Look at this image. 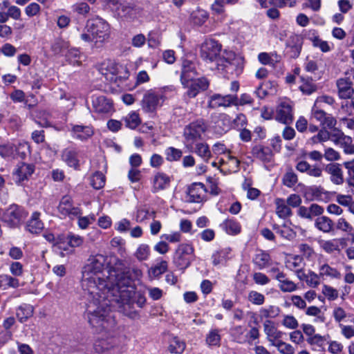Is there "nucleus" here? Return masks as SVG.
Returning <instances> with one entry per match:
<instances>
[{
    "instance_id": "f257e3e1",
    "label": "nucleus",
    "mask_w": 354,
    "mask_h": 354,
    "mask_svg": "<svg viewBox=\"0 0 354 354\" xmlns=\"http://www.w3.org/2000/svg\"><path fill=\"white\" fill-rule=\"evenodd\" d=\"M142 275L141 270L127 268L115 255L97 254L88 260L81 283L87 301L85 316L96 332L108 330L115 324L110 309L113 302L126 315L138 317L131 310L136 293L133 281Z\"/></svg>"
},
{
    "instance_id": "f03ea898",
    "label": "nucleus",
    "mask_w": 354,
    "mask_h": 354,
    "mask_svg": "<svg viewBox=\"0 0 354 354\" xmlns=\"http://www.w3.org/2000/svg\"><path fill=\"white\" fill-rule=\"evenodd\" d=\"M201 56L207 63H214L217 70L226 73H239L243 59L233 51L222 50V46L214 39H206L201 46Z\"/></svg>"
},
{
    "instance_id": "7ed1b4c3",
    "label": "nucleus",
    "mask_w": 354,
    "mask_h": 354,
    "mask_svg": "<svg viewBox=\"0 0 354 354\" xmlns=\"http://www.w3.org/2000/svg\"><path fill=\"white\" fill-rule=\"evenodd\" d=\"M86 28L88 32L92 36V41L97 47L100 46L110 37V26L102 18L97 17L88 21Z\"/></svg>"
},
{
    "instance_id": "20e7f679",
    "label": "nucleus",
    "mask_w": 354,
    "mask_h": 354,
    "mask_svg": "<svg viewBox=\"0 0 354 354\" xmlns=\"http://www.w3.org/2000/svg\"><path fill=\"white\" fill-rule=\"evenodd\" d=\"M100 73L110 82H118L129 77V71L124 66L113 61L103 62L100 67Z\"/></svg>"
},
{
    "instance_id": "39448f33",
    "label": "nucleus",
    "mask_w": 354,
    "mask_h": 354,
    "mask_svg": "<svg viewBox=\"0 0 354 354\" xmlns=\"http://www.w3.org/2000/svg\"><path fill=\"white\" fill-rule=\"evenodd\" d=\"M207 126L203 120H196L185 126L183 130L185 144L187 148H193V145L202 138Z\"/></svg>"
},
{
    "instance_id": "423d86ee",
    "label": "nucleus",
    "mask_w": 354,
    "mask_h": 354,
    "mask_svg": "<svg viewBox=\"0 0 354 354\" xmlns=\"http://www.w3.org/2000/svg\"><path fill=\"white\" fill-rule=\"evenodd\" d=\"M194 258V246L189 243H181L175 251L174 262L180 269H185L190 266Z\"/></svg>"
},
{
    "instance_id": "0eeeda50",
    "label": "nucleus",
    "mask_w": 354,
    "mask_h": 354,
    "mask_svg": "<svg viewBox=\"0 0 354 354\" xmlns=\"http://www.w3.org/2000/svg\"><path fill=\"white\" fill-rule=\"evenodd\" d=\"M26 213L17 205H10L3 214L1 219L9 226L15 227L26 218Z\"/></svg>"
},
{
    "instance_id": "6e6552de",
    "label": "nucleus",
    "mask_w": 354,
    "mask_h": 354,
    "mask_svg": "<svg viewBox=\"0 0 354 354\" xmlns=\"http://www.w3.org/2000/svg\"><path fill=\"white\" fill-rule=\"evenodd\" d=\"M165 101V96L151 89L147 91L141 101L142 109L146 112H153Z\"/></svg>"
},
{
    "instance_id": "1a4fd4ad",
    "label": "nucleus",
    "mask_w": 354,
    "mask_h": 354,
    "mask_svg": "<svg viewBox=\"0 0 354 354\" xmlns=\"http://www.w3.org/2000/svg\"><path fill=\"white\" fill-rule=\"evenodd\" d=\"M183 87L187 88L186 94L189 97H195L201 91H205L209 86V82L205 77L191 78L181 82Z\"/></svg>"
},
{
    "instance_id": "9d476101",
    "label": "nucleus",
    "mask_w": 354,
    "mask_h": 354,
    "mask_svg": "<svg viewBox=\"0 0 354 354\" xmlns=\"http://www.w3.org/2000/svg\"><path fill=\"white\" fill-rule=\"evenodd\" d=\"M292 106L293 103L290 100H281L276 109V120L283 124L290 123L293 119Z\"/></svg>"
},
{
    "instance_id": "9b49d317",
    "label": "nucleus",
    "mask_w": 354,
    "mask_h": 354,
    "mask_svg": "<svg viewBox=\"0 0 354 354\" xmlns=\"http://www.w3.org/2000/svg\"><path fill=\"white\" fill-rule=\"evenodd\" d=\"M311 117L319 122L321 126L324 128L332 129L337 124L336 119L331 114L326 113L319 107L313 106Z\"/></svg>"
},
{
    "instance_id": "f8f14e48",
    "label": "nucleus",
    "mask_w": 354,
    "mask_h": 354,
    "mask_svg": "<svg viewBox=\"0 0 354 354\" xmlns=\"http://www.w3.org/2000/svg\"><path fill=\"white\" fill-rule=\"evenodd\" d=\"M295 273L300 281H304L311 288H316L321 283L322 279L319 273L317 274L312 270L306 272L304 269H297L295 270Z\"/></svg>"
},
{
    "instance_id": "ddd939ff",
    "label": "nucleus",
    "mask_w": 354,
    "mask_h": 354,
    "mask_svg": "<svg viewBox=\"0 0 354 354\" xmlns=\"http://www.w3.org/2000/svg\"><path fill=\"white\" fill-rule=\"evenodd\" d=\"M59 212L64 216H69L73 218V217L79 216L81 214V210L78 207H75L73 205L72 200L69 196H64L58 206Z\"/></svg>"
},
{
    "instance_id": "4468645a",
    "label": "nucleus",
    "mask_w": 354,
    "mask_h": 354,
    "mask_svg": "<svg viewBox=\"0 0 354 354\" xmlns=\"http://www.w3.org/2000/svg\"><path fill=\"white\" fill-rule=\"evenodd\" d=\"M263 330L268 342L272 346L281 340L283 333L279 330L271 320H266L263 323Z\"/></svg>"
},
{
    "instance_id": "2eb2a0df",
    "label": "nucleus",
    "mask_w": 354,
    "mask_h": 354,
    "mask_svg": "<svg viewBox=\"0 0 354 354\" xmlns=\"http://www.w3.org/2000/svg\"><path fill=\"white\" fill-rule=\"evenodd\" d=\"M206 189L202 183L193 184L189 189L186 201L190 203H201L205 200Z\"/></svg>"
},
{
    "instance_id": "dca6fc26",
    "label": "nucleus",
    "mask_w": 354,
    "mask_h": 354,
    "mask_svg": "<svg viewBox=\"0 0 354 354\" xmlns=\"http://www.w3.org/2000/svg\"><path fill=\"white\" fill-rule=\"evenodd\" d=\"M92 106L96 112L100 113H109L113 110L112 102L103 95H93Z\"/></svg>"
},
{
    "instance_id": "f3484780",
    "label": "nucleus",
    "mask_w": 354,
    "mask_h": 354,
    "mask_svg": "<svg viewBox=\"0 0 354 354\" xmlns=\"http://www.w3.org/2000/svg\"><path fill=\"white\" fill-rule=\"evenodd\" d=\"M34 171L35 167L32 165L24 162L19 165L13 172L16 183L20 184L24 180H28L33 174Z\"/></svg>"
},
{
    "instance_id": "a211bd4d",
    "label": "nucleus",
    "mask_w": 354,
    "mask_h": 354,
    "mask_svg": "<svg viewBox=\"0 0 354 354\" xmlns=\"http://www.w3.org/2000/svg\"><path fill=\"white\" fill-rule=\"evenodd\" d=\"M237 104V96L234 95H221L219 94L214 95L211 97L209 106L216 108L218 106H230V105Z\"/></svg>"
},
{
    "instance_id": "6ab92c4d",
    "label": "nucleus",
    "mask_w": 354,
    "mask_h": 354,
    "mask_svg": "<svg viewBox=\"0 0 354 354\" xmlns=\"http://www.w3.org/2000/svg\"><path fill=\"white\" fill-rule=\"evenodd\" d=\"M218 163L220 167H223L220 169L221 171L231 173L239 169L240 162L236 157L230 155V152H227L224 157L218 160Z\"/></svg>"
},
{
    "instance_id": "aec40b11",
    "label": "nucleus",
    "mask_w": 354,
    "mask_h": 354,
    "mask_svg": "<svg viewBox=\"0 0 354 354\" xmlns=\"http://www.w3.org/2000/svg\"><path fill=\"white\" fill-rule=\"evenodd\" d=\"M274 278L279 282L278 287L283 292H292L299 288L297 283L288 279L283 272H278Z\"/></svg>"
},
{
    "instance_id": "412c9836",
    "label": "nucleus",
    "mask_w": 354,
    "mask_h": 354,
    "mask_svg": "<svg viewBox=\"0 0 354 354\" xmlns=\"http://www.w3.org/2000/svg\"><path fill=\"white\" fill-rule=\"evenodd\" d=\"M325 169L330 175V180L333 184L341 185L344 183L343 171L339 164H328Z\"/></svg>"
},
{
    "instance_id": "4be33fe9",
    "label": "nucleus",
    "mask_w": 354,
    "mask_h": 354,
    "mask_svg": "<svg viewBox=\"0 0 354 354\" xmlns=\"http://www.w3.org/2000/svg\"><path fill=\"white\" fill-rule=\"evenodd\" d=\"M319 276L322 280L340 279L342 274L339 270L324 263L319 266Z\"/></svg>"
},
{
    "instance_id": "5701e85b",
    "label": "nucleus",
    "mask_w": 354,
    "mask_h": 354,
    "mask_svg": "<svg viewBox=\"0 0 354 354\" xmlns=\"http://www.w3.org/2000/svg\"><path fill=\"white\" fill-rule=\"evenodd\" d=\"M170 178L165 174L158 172L152 178V192L157 193L167 189L170 184Z\"/></svg>"
},
{
    "instance_id": "b1692460",
    "label": "nucleus",
    "mask_w": 354,
    "mask_h": 354,
    "mask_svg": "<svg viewBox=\"0 0 354 354\" xmlns=\"http://www.w3.org/2000/svg\"><path fill=\"white\" fill-rule=\"evenodd\" d=\"M342 239H333L330 240H322L319 241L320 248L327 254H339L341 252L339 244L343 243Z\"/></svg>"
},
{
    "instance_id": "393cba45",
    "label": "nucleus",
    "mask_w": 354,
    "mask_h": 354,
    "mask_svg": "<svg viewBox=\"0 0 354 354\" xmlns=\"http://www.w3.org/2000/svg\"><path fill=\"white\" fill-rule=\"evenodd\" d=\"M40 214L34 212L26 225V229L32 234L39 233L44 228V224L39 219Z\"/></svg>"
},
{
    "instance_id": "a878e982",
    "label": "nucleus",
    "mask_w": 354,
    "mask_h": 354,
    "mask_svg": "<svg viewBox=\"0 0 354 354\" xmlns=\"http://www.w3.org/2000/svg\"><path fill=\"white\" fill-rule=\"evenodd\" d=\"M337 86L338 88V94L341 98L348 99L350 98L354 91L351 87V84L346 79H340L337 82Z\"/></svg>"
},
{
    "instance_id": "bb28decb",
    "label": "nucleus",
    "mask_w": 354,
    "mask_h": 354,
    "mask_svg": "<svg viewBox=\"0 0 354 354\" xmlns=\"http://www.w3.org/2000/svg\"><path fill=\"white\" fill-rule=\"evenodd\" d=\"M195 65L189 60H184L182 64V71L180 75V82H183L196 76Z\"/></svg>"
},
{
    "instance_id": "cd10ccee",
    "label": "nucleus",
    "mask_w": 354,
    "mask_h": 354,
    "mask_svg": "<svg viewBox=\"0 0 354 354\" xmlns=\"http://www.w3.org/2000/svg\"><path fill=\"white\" fill-rule=\"evenodd\" d=\"M254 156L262 161H270L272 157V153L269 147L262 145H256L252 149Z\"/></svg>"
},
{
    "instance_id": "c85d7f7f",
    "label": "nucleus",
    "mask_w": 354,
    "mask_h": 354,
    "mask_svg": "<svg viewBox=\"0 0 354 354\" xmlns=\"http://www.w3.org/2000/svg\"><path fill=\"white\" fill-rule=\"evenodd\" d=\"M315 227L324 233H330L333 230V221L326 216H321L316 218Z\"/></svg>"
},
{
    "instance_id": "c756f323",
    "label": "nucleus",
    "mask_w": 354,
    "mask_h": 354,
    "mask_svg": "<svg viewBox=\"0 0 354 354\" xmlns=\"http://www.w3.org/2000/svg\"><path fill=\"white\" fill-rule=\"evenodd\" d=\"M73 131L75 136L81 140H87L93 134V131L89 126L76 125L73 127Z\"/></svg>"
},
{
    "instance_id": "7c9ffc66",
    "label": "nucleus",
    "mask_w": 354,
    "mask_h": 354,
    "mask_svg": "<svg viewBox=\"0 0 354 354\" xmlns=\"http://www.w3.org/2000/svg\"><path fill=\"white\" fill-rule=\"evenodd\" d=\"M34 313V308L31 305L24 304L20 306L17 310V317L18 320L23 323L28 318L31 317Z\"/></svg>"
},
{
    "instance_id": "2f4dec72",
    "label": "nucleus",
    "mask_w": 354,
    "mask_h": 354,
    "mask_svg": "<svg viewBox=\"0 0 354 354\" xmlns=\"http://www.w3.org/2000/svg\"><path fill=\"white\" fill-rule=\"evenodd\" d=\"M190 149H193L194 152L202 158L205 162H208L212 156L211 151L206 143L198 142L195 145L194 147Z\"/></svg>"
},
{
    "instance_id": "473e14b6",
    "label": "nucleus",
    "mask_w": 354,
    "mask_h": 354,
    "mask_svg": "<svg viewBox=\"0 0 354 354\" xmlns=\"http://www.w3.org/2000/svg\"><path fill=\"white\" fill-rule=\"evenodd\" d=\"M274 203L276 205V213L280 218H285L291 215V209L286 204L285 200L277 198Z\"/></svg>"
},
{
    "instance_id": "72a5a7b5",
    "label": "nucleus",
    "mask_w": 354,
    "mask_h": 354,
    "mask_svg": "<svg viewBox=\"0 0 354 354\" xmlns=\"http://www.w3.org/2000/svg\"><path fill=\"white\" fill-rule=\"evenodd\" d=\"M222 228L230 235H236L241 232V227L240 224L232 219H227L221 224Z\"/></svg>"
},
{
    "instance_id": "f704fd0d",
    "label": "nucleus",
    "mask_w": 354,
    "mask_h": 354,
    "mask_svg": "<svg viewBox=\"0 0 354 354\" xmlns=\"http://www.w3.org/2000/svg\"><path fill=\"white\" fill-rule=\"evenodd\" d=\"M230 252L231 250L230 248H225L214 252L211 257L213 265L217 266L218 265L223 264L228 259V254Z\"/></svg>"
},
{
    "instance_id": "c9c22d12",
    "label": "nucleus",
    "mask_w": 354,
    "mask_h": 354,
    "mask_svg": "<svg viewBox=\"0 0 354 354\" xmlns=\"http://www.w3.org/2000/svg\"><path fill=\"white\" fill-rule=\"evenodd\" d=\"M127 128L135 129L140 123L139 114L135 111L130 112L123 118Z\"/></svg>"
},
{
    "instance_id": "e433bc0d",
    "label": "nucleus",
    "mask_w": 354,
    "mask_h": 354,
    "mask_svg": "<svg viewBox=\"0 0 354 354\" xmlns=\"http://www.w3.org/2000/svg\"><path fill=\"white\" fill-rule=\"evenodd\" d=\"M185 348V343L178 337H173L168 346L171 353L181 354Z\"/></svg>"
},
{
    "instance_id": "4c0bfd02",
    "label": "nucleus",
    "mask_w": 354,
    "mask_h": 354,
    "mask_svg": "<svg viewBox=\"0 0 354 354\" xmlns=\"http://www.w3.org/2000/svg\"><path fill=\"white\" fill-rule=\"evenodd\" d=\"M156 218V212L150 211L145 207H140L138 209L136 214V221L142 223L147 219H154Z\"/></svg>"
},
{
    "instance_id": "58836bf2",
    "label": "nucleus",
    "mask_w": 354,
    "mask_h": 354,
    "mask_svg": "<svg viewBox=\"0 0 354 354\" xmlns=\"http://www.w3.org/2000/svg\"><path fill=\"white\" fill-rule=\"evenodd\" d=\"M114 345L108 340L106 339H100L94 344L93 349L95 353L98 354H104L111 348H113Z\"/></svg>"
},
{
    "instance_id": "ea45409f",
    "label": "nucleus",
    "mask_w": 354,
    "mask_h": 354,
    "mask_svg": "<svg viewBox=\"0 0 354 354\" xmlns=\"http://www.w3.org/2000/svg\"><path fill=\"white\" fill-rule=\"evenodd\" d=\"M281 310L278 306H268L265 308H262L259 313L260 316L263 318H275L280 314Z\"/></svg>"
},
{
    "instance_id": "a19ab883",
    "label": "nucleus",
    "mask_w": 354,
    "mask_h": 354,
    "mask_svg": "<svg viewBox=\"0 0 354 354\" xmlns=\"http://www.w3.org/2000/svg\"><path fill=\"white\" fill-rule=\"evenodd\" d=\"M306 315L315 317V322L324 323L326 320L325 316L322 310L315 306L308 307L306 310Z\"/></svg>"
},
{
    "instance_id": "79ce46f5",
    "label": "nucleus",
    "mask_w": 354,
    "mask_h": 354,
    "mask_svg": "<svg viewBox=\"0 0 354 354\" xmlns=\"http://www.w3.org/2000/svg\"><path fill=\"white\" fill-rule=\"evenodd\" d=\"M62 160L69 166L76 168L78 160L75 153L70 149H65L62 153Z\"/></svg>"
},
{
    "instance_id": "37998d69",
    "label": "nucleus",
    "mask_w": 354,
    "mask_h": 354,
    "mask_svg": "<svg viewBox=\"0 0 354 354\" xmlns=\"http://www.w3.org/2000/svg\"><path fill=\"white\" fill-rule=\"evenodd\" d=\"M206 343L209 346H218L221 342V335L217 329L211 330L207 335Z\"/></svg>"
},
{
    "instance_id": "c03bdc74",
    "label": "nucleus",
    "mask_w": 354,
    "mask_h": 354,
    "mask_svg": "<svg viewBox=\"0 0 354 354\" xmlns=\"http://www.w3.org/2000/svg\"><path fill=\"white\" fill-rule=\"evenodd\" d=\"M134 255L140 261L147 260L150 255L149 246L145 243L140 244L138 247Z\"/></svg>"
},
{
    "instance_id": "a18cd8bd",
    "label": "nucleus",
    "mask_w": 354,
    "mask_h": 354,
    "mask_svg": "<svg viewBox=\"0 0 354 354\" xmlns=\"http://www.w3.org/2000/svg\"><path fill=\"white\" fill-rule=\"evenodd\" d=\"M277 84L274 81H267L262 83L259 87V90L262 91L265 95H273L277 91Z\"/></svg>"
},
{
    "instance_id": "49530a36",
    "label": "nucleus",
    "mask_w": 354,
    "mask_h": 354,
    "mask_svg": "<svg viewBox=\"0 0 354 354\" xmlns=\"http://www.w3.org/2000/svg\"><path fill=\"white\" fill-rule=\"evenodd\" d=\"M183 152L180 149L173 147H168L165 150V156L167 160L169 162L177 161L182 157Z\"/></svg>"
},
{
    "instance_id": "de8ad7c7",
    "label": "nucleus",
    "mask_w": 354,
    "mask_h": 354,
    "mask_svg": "<svg viewBox=\"0 0 354 354\" xmlns=\"http://www.w3.org/2000/svg\"><path fill=\"white\" fill-rule=\"evenodd\" d=\"M326 341V337L322 336L319 334H316L313 337L306 339V342L310 345L322 349H324V344Z\"/></svg>"
},
{
    "instance_id": "09e8293b",
    "label": "nucleus",
    "mask_w": 354,
    "mask_h": 354,
    "mask_svg": "<svg viewBox=\"0 0 354 354\" xmlns=\"http://www.w3.org/2000/svg\"><path fill=\"white\" fill-rule=\"evenodd\" d=\"M1 281L2 282V287H4V288L7 287L17 288L19 286V280L8 274H1Z\"/></svg>"
},
{
    "instance_id": "8fccbe9b",
    "label": "nucleus",
    "mask_w": 354,
    "mask_h": 354,
    "mask_svg": "<svg viewBox=\"0 0 354 354\" xmlns=\"http://www.w3.org/2000/svg\"><path fill=\"white\" fill-rule=\"evenodd\" d=\"M92 187L96 189L102 188L105 185V177L100 172H95L91 178Z\"/></svg>"
},
{
    "instance_id": "3c124183",
    "label": "nucleus",
    "mask_w": 354,
    "mask_h": 354,
    "mask_svg": "<svg viewBox=\"0 0 354 354\" xmlns=\"http://www.w3.org/2000/svg\"><path fill=\"white\" fill-rule=\"evenodd\" d=\"M68 61L73 65L80 66L82 64L81 58L82 55L77 49H71L66 55Z\"/></svg>"
},
{
    "instance_id": "603ef678",
    "label": "nucleus",
    "mask_w": 354,
    "mask_h": 354,
    "mask_svg": "<svg viewBox=\"0 0 354 354\" xmlns=\"http://www.w3.org/2000/svg\"><path fill=\"white\" fill-rule=\"evenodd\" d=\"M270 260V255L262 252L257 254L254 258V262L260 269L267 267L269 264Z\"/></svg>"
},
{
    "instance_id": "864d4df0",
    "label": "nucleus",
    "mask_w": 354,
    "mask_h": 354,
    "mask_svg": "<svg viewBox=\"0 0 354 354\" xmlns=\"http://www.w3.org/2000/svg\"><path fill=\"white\" fill-rule=\"evenodd\" d=\"M281 324L286 328L295 330L298 326L299 323L297 319L292 315H283L281 321Z\"/></svg>"
},
{
    "instance_id": "5fc2aeb1",
    "label": "nucleus",
    "mask_w": 354,
    "mask_h": 354,
    "mask_svg": "<svg viewBox=\"0 0 354 354\" xmlns=\"http://www.w3.org/2000/svg\"><path fill=\"white\" fill-rule=\"evenodd\" d=\"M302 84L299 86L300 91L306 95H310L315 92L317 86L313 83L312 80H304L301 78Z\"/></svg>"
},
{
    "instance_id": "6e6d98bb",
    "label": "nucleus",
    "mask_w": 354,
    "mask_h": 354,
    "mask_svg": "<svg viewBox=\"0 0 354 354\" xmlns=\"http://www.w3.org/2000/svg\"><path fill=\"white\" fill-rule=\"evenodd\" d=\"M248 301L254 305H262L265 301V297L263 294L254 290L249 292Z\"/></svg>"
},
{
    "instance_id": "4d7b16f0",
    "label": "nucleus",
    "mask_w": 354,
    "mask_h": 354,
    "mask_svg": "<svg viewBox=\"0 0 354 354\" xmlns=\"http://www.w3.org/2000/svg\"><path fill=\"white\" fill-rule=\"evenodd\" d=\"M273 346L277 347L279 352L281 354H295V350L293 346L281 340L279 341Z\"/></svg>"
},
{
    "instance_id": "13d9d810",
    "label": "nucleus",
    "mask_w": 354,
    "mask_h": 354,
    "mask_svg": "<svg viewBox=\"0 0 354 354\" xmlns=\"http://www.w3.org/2000/svg\"><path fill=\"white\" fill-rule=\"evenodd\" d=\"M167 269V262L162 261L149 270V274L153 277H158L166 272Z\"/></svg>"
},
{
    "instance_id": "bf43d9fd",
    "label": "nucleus",
    "mask_w": 354,
    "mask_h": 354,
    "mask_svg": "<svg viewBox=\"0 0 354 354\" xmlns=\"http://www.w3.org/2000/svg\"><path fill=\"white\" fill-rule=\"evenodd\" d=\"M44 236L48 241L53 243L55 245H57L59 249L64 248L62 245L64 243L65 236H59L55 239L54 234L50 232H46L44 234Z\"/></svg>"
},
{
    "instance_id": "052dcab7",
    "label": "nucleus",
    "mask_w": 354,
    "mask_h": 354,
    "mask_svg": "<svg viewBox=\"0 0 354 354\" xmlns=\"http://www.w3.org/2000/svg\"><path fill=\"white\" fill-rule=\"evenodd\" d=\"M344 166L348 171V178L347 183L349 186L354 187V159L344 162Z\"/></svg>"
},
{
    "instance_id": "680f3d73",
    "label": "nucleus",
    "mask_w": 354,
    "mask_h": 354,
    "mask_svg": "<svg viewBox=\"0 0 354 354\" xmlns=\"http://www.w3.org/2000/svg\"><path fill=\"white\" fill-rule=\"evenodd\" d=\"M322 293L328 300H335L339 295L336 289L328 285L323 286Z\"/></svg>"
},
{
    "instance_id": "e2e57ef3",
    "label": "nucleus",
    "mask_w": 354,
    "mask_h": 354,
    "mask_svg": "<svg viewBox=\"0 0 354 354\" xmlns=\"http://www.w3.org/2000/svg\"><path fill=\"white\" fill-rule=\"evenodd\" d=\"M65 242H67L71 247H78L82 244L83 239L79 235L71 234L67 237H65Z\"/></svg>"
},
{
    "instance_id": "0e129e2a",
    "label": "nucleus",
    "mask_w": 354,
    "mask_h": 354,
    "mask_svg": "<svg viewBox=\"0 0 354 354\" xmlns=\"http://www.w3.org/2000/svg\"><path fill=\"white\" fill-rule=\"evenodd\" d=\"M40 11V6L37 3H31L25 8V13L29 17L38 15Z\"/></svg>"
},
{
    "instance_id": "69168bd1",
    "label": "nucleus",
    "mask_w": 354,
    "mask_h": 354,
    "mask_svg": "<svg viewBox=\"0 0 354 354\" xmlns=\"http://www.w3.org/2000/svg\"><path fill=\"white\" fill-rule=\"evenodd\" d=\"M324 157L328 161H336L340 159V154L334 149L328 147L324 151Z\"/></svg>"
},
{
    "instance_id": "338daca9",
    "label": "nucleus",
    "mask_w": 354,
    "mask_h": 354,
    "mask_svg": "<svg viewBox=\"0 0 354 354\" xmlns=\"http://www.w3.org/2000/svg\"><path fill=\"white\" fill-rule=\"evenodd\" d=\"M301 254L306 259H312L315 256V251L311 246L306 243L300 244L299 246Z\"/></svg>"
},
{
    "instance_id": "774afa93",
    "label": "nucleus",
    "mask_w": 354,
    "mask_h": 354,
    "mask_svg": "<svg viewBox=\"0 0 354 354\" xmlns=\"http://www.w3.org/2000/svg\"><path fill=\"white\" fill-rule=\"evenodd\" d=\"M333 317L335 322H340L346 317V313L345 310L340 306H335L333 310Z\"/></svg>"
}]
</instances>
